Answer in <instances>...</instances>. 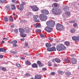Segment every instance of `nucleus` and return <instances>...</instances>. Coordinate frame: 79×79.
Wrapping results in <instances>:
<instances>
[{"mask_svg":"<svg viewBox=\"0 0 79 79\" xmlns=\"http://www.w3.org/2000/svg\"><path fill=\"white\" fill-rule=\"evenodd\" d=\"M21 59H22V60H25V58L23 57H21Z\"/></svg>","mask_w":79,"mask_h":79,"instance_id":"nucleus-55","label":"nucleus"},{"mask_svg":"<svg viewBox=\"0 0 79 79\" xmlns=\"http://www.w3.org/2000/svg\"><path fill=\"white\" fill-rule=\"evenodd\" d=\"M25 75L26 76H29L30 75L29 74V73H27L25 74Z\"/></svg>","mask_w":79,"mask_h":79,"instance_id":"nucleus-50","label":"nucleus"},{"mask_svg":"<svg viewBox=\"0 0 79 79\" xmlns=\"http://www.w3.org/2000/svg\"><path fill=\"white\" fill-rule=\"evenodd\" d=\"M71 62L73 64H75L77 63V59L75 58H73L71 59Z\"/></svg>","mask_w":79,"mask_h":79,"instance_id":"nucleus-9","label":"nucleus"},{"mask_svg":"<svg viewBox=\"0 0 79 79\" xmlns=\"http://www.w3.org/2000/svg\"><path fill=\"white\" fill-rule=\"evenodd\" d=\"M65 49H66V47L63 44H59L56 47V49L57 51H59V52L65 50Z\"/></svg>","mask_w":79,"mask_h":79,"instance_id":"nucleus-2","label":"nucleus"},{"mask_svg":"<svg viewBox=\"0 0 79 79\" xmlns=\"http://www.w3.org/2000/svg\"><path fill=\"white\" fill-rule=\"evenodd\" d=\"M32 68H38V66L37 65V64L35 63H34L31 65Z\"/></svg>","mask_w":79,"mask_h":79,"instance_id":"nucleus-15","label":"nucleus"},{"mask_svg":"<svg viewBox=\"0 0 79 79\" xmlns=\"http://www.w3.org/2000/svg\"><path fill=\"white\" fill-rule=\"evenodd\" d=\"M19 31L21 34H23L24 32V30L22 28H19Z\"/></svg>","mask_w":79,"mask_h":79,"instance_id":"nucleus-16","label":"nucleus"},{"mask_svg":"<svg viewBox=\"0 0 79 79\" xmlns=\"http://www.w3.org/2000/svg\"><path fill=\"white\" fill-rule=\"evenodd\" d=\"M12 2L15 3L16 2V0H12Z\"/></svg>","mask_w":79,"mask_h":79,"instance_id":"nucleus-53","label":"nucleus"},{"mask_svg":"<svg viewBox=\"0 0 79 79\" xmlns=\"http://www.w3.org/2000/svg\"><path fill=\"white\" fill-rule=\"evenodd\" d=\"M25 63L27 64V65H31V62L29 61V60H27L25 62Z\"/></svg>","mask_w":79,"mask_h":79,"instance_id":"nucleus-18","label":"nucleus"},{"mask_svg":"<svg viewBox=\"0 0 79 79\" xmlns=\"http://www.w3.org/2000/svg\"><path fill=\"white\" fill-rule=\"evenodd\" d=\"M52 62H53V63L55 62V60L54 59H52Z\"/></svg>","mask_w":79,"mask_h":79,"instance_id":"nucleus-58","label":"nucleus"},{"mask_svg":"<svg viewBox=\"0 0 79 79\" xmlns=\"http://www.w3.org/2000/svg\"><path fill=\"white\" fill-rule=\"evenodd\" d=\"M6 0H0V2L1 3H5V2H6Z\"/></svg>","mask_w":79,"mask_h":79,"instance_id":"nucleus-35","label":"nucleus"},{"mask_svg":"<svg viewBox=\"0 0 79 79\" xmlns=\"http://www.w3.org/2000/svg\"><path fill=\"white\" fill-rule=\"evenodd\" d=\"M64 61L67 62V63H69V60L68 59H65Z\"/></svg>","mask_w":79,"mask_h":79,"instance_id":"nucleus-34","label":"nucleus"},{"mask_svg":"<svg viewBox=\"0 0 79 79\" xmlns=\"http://www.w3.org/2000/svg\"><path fill=\"white\" fill-rule=\"evenodd\" d=\"M77 26V24L76 23H75L73 24V26L74 27H76Z\"/></svg>","mask_w":79,"mask_h":79,"instance_id":"nucleus-42","label":"nucleus"},{"mask_svg":"<svg viewBox=\"0 0 79 79\" xmlns=\"http://www.w3.org/2000/svg\"><path fill=\"white\" fill-rule=\"evenodd\" d=\"M42 69L43 71H46L47 70V68H43Z\"/></svg>","mask_w":79,"mask_h":79,"instance_id":"nucleus-49","label":"nucleus"},{"mask_svg":"<svg viewBox=\"0 0 79 79\" xmlns=\"http://www.w3.org/2000/svg\"><path fill=\"white\" fill-rule=\"evenodd\" d=\"M23 8L24 7L22 4L19 5L18 6V9L19 10H23Z\"/></svg>","mask_w":79,"mask_h":79,"instance_id":"nucleus-12","label":"nucleus"},{"mask_svg":"<svg viewBox=\"0 0 79 79\" xmlns=\"http://www.w3.org/2000/svg\"><path fill=\"white\" fill-rule=\"evenodd\" d=\"M16 66L17 67H21V65L19 64H16Z\"/></svg>","mask_w":79,"mask_h":79,"instance_id":"nucleus-45","label":"nucleus"},{"mask_svg":"<svg viewBox=\"0 0 79 79\" xmlns=\"http://www.w3.org/2000/svg\"><path fill=\"white\" fill-rule=\"evenodd\" d=\"M39 18L42 21H45L47 19V16H45L43 14H41L40 15Z\"/></svg>","mask_w":79,"mask_h":79,"instance_id":"nucleus-4","label":"nucleus"},{"mask_svg":"<svg viewBox=\"0 0 79 79\" xmlns=\"http://www.w3.org/2000/svg\"><path fill=\"white\" fill-rule=\"evenodd\" d=\"M49 40H52V41H53V39H52V38L51 37H50L49 38Z\"/></svg>","mask_w":79,"mask_h":79,"instance_id":"nucleus-46","label":"nucleus"},{"mask_svg":"<svg viewBox=\"0 0 79 79\" xmlns=\"http://www.w3.org/2000/svg\"><path fill=\"white\" fill-rule=\"evenodd\" d=\"M0 58H3V56L2 55H0Z\"/></svg>","mask_w":79,"mask_h":79,"instance_id":"nucleus-52","label":"nucleus"},{"mask_svg":"<svg viewBox=\"0 0 79 79\" xmlns=\"http://www.w3.org/2000/svg\"><path fill=\"white\" fill-rule=\"evenodd\" d=\"M41 12L42 13H43L44 15H48L49 14V12H48V11L47 10H42L41 11Z\"/></svg>","mask_w":79,"mask_h":79,"instance_id":"nucleus-8","label":"nucleus"},{"mask_svg":"<svg viewBox=\"0 0 79 79\" xmlns=\"http://www.w3.org/2000/svg\"><path fill=\"white\" fill-rule=\"evenodd\" d=\"M48 66H52V63H51L50 62H48Z\"/></svg>","mask_w":79,"mask_h":79,"instance_id":"nucleus-41","label":"nucleus"},{"mask_svg":"<svg viewBox=\"0 0 79 79\" xmlns=\"http://www.w3.org/2000/svg\"><path fill=\"white\" fill-rule=\"evenodd\" d=\"M35 79H41L42 77L40 75H36L35 76Z\"/></svg>","mask_w":79,"mask_h":79,"instance_id":"nucleus-13","label":"nucleus"},{"mask_svg":"<svg viewBox=\"0 0 79 79\" xmlns=\"http://www.w3.org/2000/svg\"><path fill=\"white\" fill-rule=\"evenodd\" d=\"M30 7L34 11H37L39 10V8L37 7L36 6H31Z\"/></svg>","mask_w":79,"mask_h":79,"instance_id":"nucleus-7","label":"nucleus"},{"mask_svg":"<svg viewBox=\"0 0 79 79\" xmlns=\"http://www.w3.org/2000/svg\"><path fill=\"white\" fill-rule=\"evenodd\" d=\"M57 72L58 74H62L63 73V72L62 71H58Z\"/></svg>","mask_w":79,"mask_h":79,"instance_id":"nucleus-32","label":"nucleus"},{"mask_svg":"<svg viewBox=\"0 0 79 79\" xmlns=\"http://www.w3.org/2000/svg\"><path fill=\"white\" fill-rule=\"evenodd\" d=\"M46 47L47 48H48V47H51V44L48 43H47L46 44Z\"/></svg>","mask_w":79,"mask_h":79,"instance_id":"nucleus-19","label":"nucleus"},{"mask_svg":"<svg viewBox=\"0 0 79 79\" xmlns=\"http://www.w3.org/2000/svg\"><path fill=\"white\" fill-rule=\"evenodd\" d=\"M70 32L71 33H74L75 32V29H72L70 30Z\"/></svg>","mask_w":79,"mask_h":79,"instance_id":"nucleus-31","label":"nucleus"},{"mask_svg":"<svg viewBox=\"0 0 79 79\" xmlns=\"http://www.w3.org/2000/svg\"><path fill=\"white\" fill-rule=\"evenodd\" d=\"M9 20L10 21V22H13V21H14L13 17H11L10 16L9 17Z\"/></svg>","mask_w":79,"mask_h":79,"instance_id":"nucleus-23","label":"nucleus"},{"mask_svg":"<svg viewBox=\"0 0 79 79\" xmlns=\"http://www.w3.org/2000/svg\"><path fill=\"white\" fill-rule=\"evenodd\" d=\"M65 14L67 15H68V16H69L71 15V13H70V12L67 11L65 12Z\"/></svg>","mask_w":79,"mask_h":79,"instance_id":"nucleus-26","label":"nucleus"},{"mask_svg":"<svg viewBox=\"0 0 79 79\" xmlns=\"http://www.w3.org/2000/svg\"><path fill=\"white\" fill-rule=\"evenodd\" d=\"M11 9L12 10H15L16 9V7H15V5L13 4L11 5Z\"/></svg>","mask_w":79,"mask_h":79,"instance_id":"nucleus-27","label":"nucleus"},{"mask_svg":"<svg viewBox=\"0 0 79 79\" xmlns=\"http://www.w3.org/2000/svg\"><path fill=\"white\" fill-rule=\"evenodd\" d=\"M2 71H6V69L5 68L2 67Z\"/></svg>","mask_w":79,"mask_h":79,"instance_id":"nucleus-39","label":"nucleus"},{"mask_svg":"<svg viewBox=\"0 0 79 79\" xmlns=\"http://www.w3.org/2000/svg\"><path fill=\"white\" fill-rule=\"evenodd\" d=\"M41 27V25H38V27Z\"/></svg>","mask_w":79,"mask_h":79,"instance_id":"nucleus-56","label":"nucleus"},{"mask_svg":"<svg viewBox=\"0 0 79 79\" xmlns=\"http://www.w3.org/2000/svg\"><path fill=\"white\" fill-rule=\"evenodd\" d=\"M13 16H15L16 15L15 14H13Z\"/></svg>","mask_w":79,"mask_h":79,"instance_id":"nucleus-64","label":"nucleus"},{"mask_svg":"<svg viewBox=\"0 0 79 79\" xmlns=\"http://www.w3.org/2000/svg\"><path fill=\"white\" fill-rule=\"evenodd\" d=\"M40 37L41 38H45V35L43 34H41L40 35Z\"/></svg>","mask_w":79,"mask_h":79,"instance_id":"nucleus-36","label":"nucleus"},{"mask_svg":"<svg viewBox=\"0 0 79 79\" xmlns=\"http://www.w3.org/2000/svg\"><path fill=\"white\" fill-rule=\"evenodd\" d=\"M4 43H5V41H2V42L1 43V44H4Z\"/></svg>","mask_w":79,"mask_h":79,"instance_id":"nucleus-54","label":"nucleus"},{"mask_svg":"<svg viewBox=\"0 0 79 79\" xmlns=\"http://www.w3.org/2000/svg\"><path fill=\"white\" fill-rule=\"evenodd\" d=\"M14 17H15V18H18V15H15Z\"/></svg>","mask_w":79,"mask_h":79,"instance_id":"nucleus-57","label":"nucleus"},{"mask_svg":"<svg viewBox=\"0 0 79 79\" xmlns=\"http://www.w3.org/2000/svg\"><path fill=\"white\" fill-rule=\"evenodd\" d=\"M45 30L46 31L48 32H51L53 30V28L50 27L49 26H47L45 28Z\"/></svg>","mask_w":79,"mask_h":79,"instance_id":"nucleus-6","label":"nucleus"},{"mask_svg":"<svg viewBox=\"0 0 79 79\" xmlns=\"http://www.w3.org/2000/svg\"><path fill=\"white\" fill-rule=\"evenodd\" d=\"M18 30L17 29H15L14 30V32L16 33H17V32H18Z\"/></svg>","mask_w":79,"mask_h":79,"instance_id":"nucleus-47","label":"nucleus"},{"mask_svg":"<svg viewBox=\"0 0 79 79\" xmlns=\"http://www.w3.org/2000/svg\"><path fill=\"white\" fill-rule=\"evenodd\" d=\"M47 50L48 51H49V52H52V48H47Z\"/></svg>","mask_w":79,"mask_h":79,"instance_id":"nucleus-38","label":"nucleus"},{"mask_svg":"<svg viewBox=\"0 0 79 79\" xmlns=\"http://www.w3.org/2000/svg\"><path fill=\"white\" fill-rule=\"evenodd\" d=\"M25 40V39L24 38L21 39L20 40H21L22 41H24V40Z\"/></svg>","mask_w":79,"mask_h":79,"instance_id":"nucleus-51","label":"nucleus"},{"mask_svg":"<svg viewBox=\"0 0 79 79\" xmlns=\"http://www.w3.org/2000/svg\"><path fill=\"white\" fill-rule=\"evenodd\" d=\"M69 9V7L66 6H65L64 8V11H66L67 10Z\"/></svg>","mask_w":79,"mask_h":79,"instance_id":"nucleus-33","label":"nucleus"},{"mask_svg":"<svg viewBox=\"0 0 79 79\" xmlns=\"http://www.w3.org/2000/svg\"><path fill=\"white\" fill-rule=\"evenodd\" d=\"M63 26L60 23H57L56 26V29L58 31H61L63 29Z\"/></svg>","mask_w":79,"mask_h":79,"instance_id":"nucleus-5","label":"nucleus"},{"mask_svg":"<svg viewBox=\"0 0 79 79\" xmlns=\"http://www.w3.org/2000/svg\"><path fill=\"white\" fill-rule=\"evenodd\" d=\"M20 35L22 37H26L27 36V35L24 33L21 34Z\"/></svg>","mask_w":79,"mask_h":79,"instance_id":"nucleus-22","label":"nucleus"},{"mask_svg":"<svg viewBox=\"0 0 79 79\" xmlns=\"http://www.w3.org/2000/svg\"><path fill=\"white\" fill-rule=\"evenodd\" d=\"M28 46V44H27V43H25V47H27V46Z\"/></svg>","mask_w":79,"mask_h":79,"instance_id":"nucleus-48","label":"nucleus"},{"mask_svg":"<svg viewBox=\"0 0 79 79\" xmlns=\"http://www.w3.org/2000/svg\"><path fill=\"white\" fill-rule=\"evenodd\" d=\"M47 26H49L51 27H54L55 24V22L53 21H48L46 22Z\"/></svg>","mask_w":79,"mask_h":79,"instance_id":"nucleus-3","label":"nucleus"},{"mask_svg":"<svg viewBox=\"0 0 79 79\" xmlns=\"http://www.w3.org/2000/svg\"><path fill=\"white\" fill-rule=\"evenodd\" d=\"M15 58H18V56H14Z\"/></svg>","mask_w":79,"mask_h":79,"instance_id":"nucleus-63","label":"nucleus"},{"mask_svg":"<svg viewBox=\"0 0 79 79\" xmlns=\"http://www.w3.org/2000/svg\"><path fill=\"white\" fill-rule=\"evenodd\" d=\"M70 23H75V21L74 20H71L69 21Z\"/></svg>","mask_w":79,"mask_h":79,"instance_id":"nucleus-44","label":"nucleus"},{"mask_svg":"<svg viewBox=\"0 0 79 79\" xmlns=\"http://www.w3.org/2000/svg\"><path fill=\"white\" fill-rule=\"evenodd\" d=\"M10 52L11 53H12V54L17 53V51H16V50H15V52L12 50H10Z\"/></svg>","mask_w":79,"mask_h":79,"instance_id":"nucleus-20","label":"nucleus"},{"mask_svg":"<svg viewBox=\"0 0 79 79\" xmlns=\"http://www.w3.org/2000/svg\"><path fill=\"white\" fill-rule=\"evenodd\" d=\"M52 51H56V49L55 47L54 46L51 48Z\"/></svg>","mask_w":79,"mask_h":79,"instance_id":"nucleus-30","label":"nucleus"},{"mask_svg":"<svg viewBox=\"0 0 79 79\" xmlns=\"http://www.w3.org/2000/svg\"><path fill=\"white\" fill-rule=\"evenodd\" d=\"M34 19L35 20V22H37V23H39V22H40V20L37 19V18H39V16H38V15H34Z\"/></svg>","mask_w":79,"mask_h":79,"instance_id":"nucleus-11","label":"nucleus"},{"mask_svg":"<svg viewBox=\"0 0 79 79\" xmlns=\"http://www.w3.org/2000/svg\"><path fill=\"white\" fill-rule=\"evenodd\" d=\"M54 66L55 67H56V66H58V65L56 64H54Z\"/></svg>","mask_w":79,"mask_h":79,"instance_id":"nucleus-60","label":"nucleus"},{"mask_svg":"<svg viewBox=\"0 0 79 79\" xmlns=\"http://www.w3.org/2000/svg\"><path fill=\"white\" fill-rule=\"evenodd\" d=\"M77 40H79V36H77Z\"/></svg>","mask_w":79,"mask_h":79,"instance_id":"nucleus-61","label":"nucleus"},{"mask_svg":"<svg viewBox=\"0 0 79 79\" xmlns=\"http://www.w3.org/2000/svg\"><path fill=\"white\" fill-rule=\"evenodd\" d=\"M6 9L7 10H10V7L9 6H7L6 7Z\"/></svg>","mask_w":79,"mask_h":79,"instance_id":"nucleus-28","label":"nucleus"},{"mask_svg":"<svg viewBox=\"0 0 79 79\" xmlns=\"http://www.w3.org/2000/svg\"><path fill=\"white\" fill-rule=\"evenodd\" d=\"M4 20L5 22H8V18L7 17H5L4 18Z\"/></svg>","mask_w":79,"mask_h":79,"instance_id":"nucleus-40","label":"nucleus"},{"mask_svg":"<svg viewBox=\"0 0 79 79\" xmlns=\"http://www.w3.org/2000/svg\"><path fill=\"white\" fill-rule=\"evenodd\" d=\"M51 74L52 76H55V75L56 74V73H55V72H52L51 73Z\"/></svg>","mask_w":79,"mask_h":79,"instance_id":"nucleus-37","label":"nucleus"},{"mask_svg":"<svg viewBox=\"0 0 79 79\" xmlns=\"http://www.w3.org/2000/svg\"><path fill=\"white\" fill-rule=\"evenodd\" d=\"M55 60L56 62H57V63H60V60L58 58H55Z\"/></svg>","mask_w":79,"mask_h":79,"instance_id":"nucleus-24","label":"nucleus"},{"mask_svg":"<svg viewBox=\"0 0 79 79\" xmlns=\"http://www.w3.org/2000/svg\"><path fill=\"white\" fill-rule=\"evenodd\" d=\"M11 27H14V25H12L10 26Z\"/></svg>","mask_w":79,"mask_h":79,"instance_id":"nucleus-62","label":"nucleus"},{"mask_svg":"<svg viewBox=\"0 0 79 79\" xmlns=\"http://www.w3.org/2000/svg\"><path fill=\"white\" fill-rule=\"evenodd\" d=\"M71 75V73L69 72H67L65 73V75L66 76H70Z\"/></svg>","mask_w":79,"mask_h":79,"instance_id":"nucleus-25","label":"nucleus"},{"mask_svg":"<svg viewBox=\"0 0 79 79\" xmlns=\"http://www.w3.org/2000/svg\"><path fill=\"white\" fill-rule=\"evenodd\" d=\"M5 39L6 40L7 39V38H3V40H5Z\"/></svg>","mask_w":79,"mask_h":79,"instance_id":"nucleus-59","label":"nucleus"},{"mask_svg":"<svg viewBox=\"0 0 79 79\" xmlns=\"http://www.w3.org/2000/svg\"><path fill=\"white\" fill-rule=\"evenodd\" d=\"M6 49H4L3 48H0V52H6Z\"/></svg>","mask_w":79,"mask_h":79,"instance_id":"nucleus-17","label":"nucleus"},{"mask_svg":"<svg viewBox=\"0 0 79 79\" xmlns=\"http://www.w3.org/2000/svg\"><path fill=\"white\" fill-rule=\"evenodd\" d=\"M17 41L15 40L14 41H11L10 44H13L12 45L13 47H18V46L16 44L17 43Z\"/></svg>","mask_w":79,"mask_h":79,"instance_id":"nucleus-10","label":"nucleus"},{"mask_svg":"<svg viewBox=\"0 0 79 79\" xmlns=\"http://www.w3.org/2000/svg\"><path fill=\"white\" fill-rule=\"evenodd\" d=\"M65 44L67 46H69L70 44L69 42H68V41L65 42Z\"/></svg>","mask_w":79,"mask_h":79,"instance_id":"nucleus-29","label":"nucleus"},{"mask_svg":"<svg viewBox=\"0 0 79 79\" xmlns=\"http://www.w3.org/2000/svg\"><path fill=\"white\" fill-rule=\"evenodd\" d=\"M72 39L73 40H77V36H73L72 37Z\"/></svg>","mask_w":79,"mask_h":79,"instance_id":"nucleus-21","label":"nucleus"},{"mask_svg":"<svg viewBox=\"0 0 79 79\" xmlns=\"http://www.w3.org/2000/svg\"><path fill=\"white\" fill-rule=\"evenodd\" d=\"M36 32H41V30L38 29L36 30Z\"/></svg>","mask_w":79,"mask_h":79,"instance_id":"nucleus-43","label":"nucleus"},{"mask_svg":"<svg viewBox=\"0 0 79 79\" xmlns=\"http://www.w3.org/2000/svg\"><path fill=\"white\" fill-rule=\"evenodd\" d=\"M37 63L40 67H42V66H44V65H43V64H42L41 62L40 61H37Z\"/></svg>","mask_w":79,"mask_h":79,"instance_id":"nucleus-14","label":"nucleus"},{"mask_svg":"<svg viewBox=\"0 0 79 79\" xmlns=\"http://www.w3.org/2000/svg\"><path fill=\"white\" fill-rule=\"evenodd\" d=\"M59 6V4L56 3H53L52 5V6L53 7V8L52 10V11L53 14L58 15L61 13V10L60 9H58Z\"/></svg>","mask_w":79,"mask_h":79,"instance_id":"nucleus-1","label":"nucleus"}]
</instances>
